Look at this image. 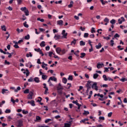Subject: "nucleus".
<instances>
[{
    "label": "nucleus",
    "instance_id": "2eb2a0df",
    "mask_svg": "<svg viewBox=\"0 0 127 127\" xmlns=\"http://www.w3.org/2000/svg\"><path fill=\"white\" fill-rule=\"evenodd\" d=\"M90 114V112L89 111H87L86 110L84 111V112L83 113V116H87V115H89Z\"/></svg>",
    "mask_w": 127,
    "mask_h": 127
},
{
    "label": "nucleus",
    "instance_id": "72a5a7b5",
    "mask_svg": "<svg viewBox=\"0 0 127 127\" xmlns=\"http://www.w3.org/2000/svg\"><path fill=\"white\" fill-rule=\"evenodd\" d=\"M29 89H27L24 91V94H29Z\"/></svg>",
    "mask_w": 127,
    "mask_h": 127
},
{
    "label": "nucleus",
    "instance_id": "1a4fd4ad",
    "mask_svg": "<svg viewBox=\"0 0 127 127\" xmlns=\"http://www.w3.org/2000/svg\"><path fill=\"white\" fill-rule=\"evenodd\" d=\"M56 52L57 53H58V54H59V55H60V53L61 52V48H60V47L57 48L56 49Z\"/></svg>",
    "mask_w": 127,
    "mask_h": 127
},
{
    "label": "nucleus",
    "instance_id": "f704fd0d",
    "mask_svg": "<svg viewBox=\"0 0 127 127\" xmlns=\"http://www.w3.org/2000/svg\"><path fill=\"white\" fill-rule=\"evenodd\" d=\"M51 121H52V120H51L50 119H48L45 120V124H47L48 123H49V122H51Z\"/></svg>",
    "mask_w": 127,
    "mask_h": 127
},
{
    "label": "nucleus",
    "instance_id": "6e6552de",
    "mask_svg": "<svg viewBox=\"0 0 127 127\" xmlns=\"http://www.w3.org/2000/svg\"><path fill=\"white\" fill-rule=\"evenodd\" d=\"M57 22L58 25H63V20H62L57 21Z\"/></svg>",
    "mask_w": 127,
    "mask_h": 127
},
{
    "label": "nucleus",
    "instance_id": "052dcab7",
    "mask_svg": "<svg viewBox=\"0 0 127 127\" xmlns=\"http://www.w3.org/2000/svg\"><path fill=\"white\" fill-rule=\"evenodd\" d=\"M5 91H6V89L3 88L2 89V92H1L2 94H4L5 93Z\"/></svg>",
    "mask_w": 127,
    "mask_h": 127
},
{
    "label": "nucleus",
    "instance_id": "0eeeda50",
    "mask_svg": "<svg viewBox=\"0 0 127 127\" xmlns=\"http://www.w3.org/2000/svg\"><path fill=\"white\" fill-rule=\"evenodd\" d=\"M103 66H104V64H98L97 68H98V69H100V68H102Z\"/></svg>",
    "mask_w": 127,
    "mask_h": 127
},
{
    "label": "nucleus",
    "instance_id": "c756f323",
    "mask_svg": "<svg viewBox=\"0 0 127 127\" xmlns=\"http://www.w3.org/2000/svg\"><path fill=\"white\" fill-rule=\"evenodd\" d=\"M110 23H111V24H115L116 23V20L113 19L110 21Z\"/></svg>",
    "mask_w": 127,
    "mask_h": 127
},
{
    "label": "nucleus",
    "instance_id": "603ef678",
    "mask_svg": "<svg viewBox=\"0 0 127 127\" xmlns=\"http://www.w3.org/2000/svg\"><path fill=\"white\" fill-rule=\"evenodd\" d=\"M99 120H102V121H105V117H99Z\"/></svg>",
    "mask_w": 127,
    "mask_h": 127
},
{
    "label": "nucleus",
    "instance_id": "a211bd4d",
    "mask_svg": "<svg viewBox=\"0 0 127 127\" xmlns=\"http://www.w3.org/2000/svg\"><path fill=\"white\" fill-rule=\"evenodd\" d=\"M63 90V89H57L59 95H62L63 94V92H62Z\"/></svg>",
    "mask_w": 127,
    "mask_h": 127
},
{
    "label": "nucleus",
    "instance_id": "37998d69",
    "mask_svg": "<svg viewBox=\"0 0 127 127\" xmlns=\"http://www.w3.org/2000/svg\"><path fill=\"white\" fill-rule=\"evenodd\" d=\"M32 57V54L31 53H29V54H27L26 57Z\"/></svg>",
    "mask_w": 127,
    "mask_h": 127
},
{
    "label": "nucleus",
    "instance_id": "338daca9",
    "mask_svg": "<svg viewBox=\"0 0 127 127\" xmlns=\"http://www.w3.org/2000/svg\"><path fill=\"white\" fill-rule=\"evenodd\" d=\"M117 47L119 49H120V50H124V48H121V46H118Z\"/></svg>",
    "mask_w": 127,
    "mask_h": 127
},
{
    "label": "nucleus",
    "instance_id": "79ce46f5",
    "mask_svg": "<svg viewBox=\"0 0 127 127\" xmlns=\"http://www.w3.org/2000/svg\"><path fill=\"white\" fill-rule=\"evenodd\" d=\"M89 36V33H85L84 35V37L85 38H87V37H88Z\"/></svg>",
    "mask_w": 127,
    "mask_h": 127
},
{
    "label": "nucleus",
    "instance_id": "9b49d317",
    "mask_svg": "<svg viewBox=\"0 0 127 127\" xmlns=\"http://www.w3.org/2000/svg\"><path fill=\"white\" fill-rule=\"evenodd\" d=\"M73 4H74V1H71L70 2V4L68 5V7L69 8H71V7H72Z\"/></svg>",
    "mask_w": 127,
    "mask_h": 127
},
{
    "label": "nucleus",
    "instance_id": "58836bf2",
    "mask_svg": "<svg viewBox=\"0 0 127 127\" xmlns=\"http://www.w3.org/2000/svg\"><path fill=\"white\" fill-rule=\"evenodd\" d=\"M103 78L104 79V81H108V78H107V75H106L105 74L103 75Z\"/></svg>",
    "mask_w": 127,
    "mask_h": 127
},
{
    "label": "nucleus",
    "instance_id": "5701e85b",
    "mask_svg": "<svg viewBox=\"0 0 127 127\" xmlns=\"http://www.w3.org/2000/svg\"><path fill=\"white\" fill-rule=\"evenodd\" d=\"M42 79H43V80H46L47 79V75L43 74L42 75Z\"/></svg>",
    "mask_w": 127,
    "mask_h": 127
},
{
    "label": "nucleus",
    "instance_id": "a18cd8bd",
    "mask_svg": "<svg viewBox=\"0 0 127 127\" xmlns=\"http://www.w3.org/2000/svg\"><path fill=\"white\" fill-rule=\"evenodd\" d=\"M10 109H6L5 111L6 114H9L10 113Z\"/></svg>",
    "mask_w": 127,
    "mask_h": 127
},
{
    "label": "nucleus",
    "instance_id": "864d4df0",
    "mask_svg": "<svg viewBox=\"0 0 127 127\" xmlns=\"http://www.w3.org/2000/svg\"><path fill=\"white\" fill-rule=\"evenodd\" d=\"M112 115H113V112H110V113H108V117H109V118H111V117H112Z\"/></svg>",
    "mask_w": 127,
    "mask_h": 127
},
{
    "label": "nucleus",
    "instance_id": "c9c22d12",
    "mask_svg": "<svg viewBox=\"0 0 127 127\" xmlns=\"http://www.w3.org/2000/svg\"><path fill=\"white\" fill-rule=\"evenodd\" d=\"M36 120L38 122L39 121H41V118L39 116H36Z\"/></svg>",
    "mask_w": 127,
    "mask_h": 127
},
{
    "label": "nucleus",
    "instance_id": "f03ea898",
    "mask_svg": "<svg viewBox=\"0 0 127 127\" xmlns=\"http://www.w3.org/2000/svg\"><path fill=\"white\" fill-rule=\"evenodd\" d=\"M97 85H98V84L96 82L93 83L91 86V88L92 89H94L95 90V91H98V90H99L98 89L99 87H98V86H97Z\"/></svg>",
    "mask_w": 127,
    "mask_h": 127
},
{
    "label": "nucleus",
    "instance_id": "423d86ee",
    "mask_svg": "<svg viewBox=\"0 0 127 127\" xmlns=\"http://www.w3.org/2000/svg\"><path fill=\"white\" fill-rule=\"evenodd\" d=\"M65 32H66V31H65V30H63L62 33L64 38H66V36H67V33H65Z\"/></svg>",
    "mask_w": 127,
    "mask_h": 127
},
{
    "label": "nucleus",
    "instance_id": "13d9d810",
    "mask_svg": "<svg viewBox=\"0 0 127 127\" xmlns=\"http://www.w3.org/2000/svg\"><path fill=\"white\" fill-rule=\"evenodd\" d=\"M48 82L50 86H53V84H52V83H51V81L49 79L48 80Z\"/></svg>",
    "mask_w": 127,
    "mask_h": 127
},
{
    "label": "nucleus",
    "instance_id": "dca6fc26",
    "mask_svg": "<svg viewBox=\"0 0 127 127\" xmlns=\"http://www.w3.org/2000/svg\"><path fill=\"white\" fill-rule=\"evenodd\" d=\"M65 53H66L65 49L61 50L60 55H63L65 54Z\"/></svg>",
    "mask_w": 127,
    "mask_h": 127
},
{
    "label": "nucleus",
    "instance_id": "f3484780",
    "mask_svg": "<svg viewBox=\"0 0 127 127\" xmlns=\"http://www.w3.org/2000/svg\"><path fill=\"white\" fill-rule=\"evenodd\" d=\"M85 44H86V43L85 42H84L83 41H81L80 42V46H85Z\"/></svg>",
    "mask_w": 127,
    "mask_h": 127
},
{
    "label": "nucleus",
    "instance_id": "aec40b11",
    "mask_svg": "<svg viewBox=\"0 0 127 127\" xmlns=\"http://www.w3.org/2000/svg\"><path fill=\"white\" fill-rule=\"evenodd\" d=\"M24 39L26 40H29V39H30V36L29 35V34H28L27 35V36H25Z\"/></svg>",
    "mask_w": 127,
    "mask_h": 127
},
{
    "label": "nucleus",
    "instance_id": "49530a36",
    "mask_svg": "<svg viewBox=\"0 0 127 127\" xmlns=\"http://www.w3.org/2000/svg\"><path fill=\"white\" fill-rule=\"evenodd\" d=\"M73 44L75 45V44H76V39H73V41H72L71 42V45H72V44Z\"/></svg>",
    "mask_w": 127,
    "mask_h": 127
},
{
    "label": "nucleus",
    "instance_id": "69168bd1",
    "mask_svg": "<svg viewBox=\"0 0 127 127\" xmlns=\"http://www.w3.org/2000/svg\"><path fill=\"white\" fill-rule=\"evenodd\" d=\"M60 118H61V116H60V115H57V116L55 117V118L57 119H60Z\"/></svg>",
    "mask_w": 127,
    "mask_h": 127
},
{
    "label": "nucleus",
    "instance_id": "3c124183",
    "mask_svg": "<svg viewBox=\"0 0 127 127\" xmlns=\"http://www.w3.org/2000/svg\"><path fill=\"white\" fill-rule=\"evenodd\" d=\"M21 10H22V11H24V10H26V7H21Z\"/></svg>",
    "mask_w": 127,
    "mask_h": 127
},
{
    "label": "nucleus",
    "instance_id": "ddd939ff",
    "mask_svg": "<svg viewBox=\"0 0 127 127\" xmlns=\"http://www.w3.org/2000/svg\"><path fill=\"white\" fill-rule=\"evenodd\" d=\"M71 123H64V127H71Z\"/></svg>",
    "mask_w": 127,
    "mask_h": 127
},
{
    "label": "nucleus",
    "instance_id": "a19ab883",
    "mask_svg": "<svg viewBox=\"0 0 127 127\" xmlns=\"http://www.w3.org/2000/svg\"><path fill=\"white\" fill-rule=\"evenodd\" d=\"M104 69H105V70L104 71V73L105 72H109V69H110V67H105Z\"/></svg>",
    "mask_w": 127,
    "mask_h": 127
},
{
    "label": "nucleus",
    "instance_id": "20e7f679",
    "mask_svg": "<svg viewBox=\"0 0 127 127\" xmlns=\"http://www.w3.org/2000/svg\"><path fill=\"white\" fill-rule=\"evenodd\" d=\"M91 83H92V81H91L90 80L87 81V83L85 85L86 88H87V90H89V89H91V85H90Z\"/></svg>",
    "mask_w": 127,
    "mask_h": 127
},
{
    "label": "nucleus",
    "instance_id": "473e14b6",
    "mask_svg": "<svg viewBox=\"0 0 127 127\" xmlns=\"http://www.w3.org/2000/svg\"><path fill=\"white\" fill-rule=\"evenodd\" d=\"M120 81L122 82H125V81H127V79L125 77H122V78L120 79Z\"/></svg>",
    "mask_w": 127,
    "mask_h": 127
},
{
    "label": "nucleus",
    "instance_id": "bb28decb",
    "mask_svg": "<svg viewBox=\"0 0 127 127\" xmlns=\"http://www.w3.org/2000/svg\"><path fill=\"white\" fill-rule=\"evenodd\" d=\"M26 23H27V22L25 21V22L23 23V25L26 28H28V27H29L28 24H27Z\"/></svg>",
    "mask_w": 127,
    "mask_h": 127
},
{
    "label": "nucleus",
    "instance_id": "412c9836",
    "mask_svg": "<svg viewBox=\"0 0 127 127\" xmlns=\"http://www.w3.org/2000/svg\"><path fill=\"white\" fill-rule=\"evenodd\" d=\"M67 80H68L69 81H73V76L69 75L68 77L67 78Z\"/></svg>",
    "mask_w": 127,
    "mask_h": 127
},
{
    "label": "nucleus",
    "instance_id": "e2e57ef3",
    "mask_svg": "<svg viewBox=\"0 0 127 127\" xmlns=\"http://www.w3.org/2000/svg\"><path fill=\"white\" fill-rule=\"evenodd\" d=\"M118 22L119 24H122V23H123V21H122L120 18L118 19Z\"/></svg>",
    "mask_w": 127,
    "mask_h": 127
},
{
    "label": "nucleus",
    "instance_id": "bf43d9fd",
    "mask_svg": "<svg viewBox=\"0 0 127 127\" xmlns=\"http://www.w3.org/2000/svg\"><path fill=\"white\" fill-rule=\"evenodd\" d=\"M11 102H12V104H15V100L13 99L12 97L11 98Z\"/></svg>",
    "mask_w": 127,
    "mask_h": 127
},
{
    "label": "nucleus",
    "instance_id": "f257e3e1",
    "mask_svg": "<svg viewBox=\"0 0 127 127\" xmlns=\"http://www.w3.org/2000/svg\"><path fill=\"white\" fill-rule=\"evenodd\" d=\"M23 121L22 120H18L16 123V126L17 127H21L23 126Z\"/></svg>",
    "mask_w": 127,
    "mask_h": 127
},
{
    "label": "nucleus",
    "instance_id": "b1692460",
    "mask_svg": "<svg viewBox=\"0 0 127 127\" xmlns=\"http://www.w3.org/2000/svg\"><path fill=\"white\" fill-rule=\"evenodd\" d=\"M40 46L41 47H45V42H44V41H42L41 43V44H40Z\"/></svg>",
    "mask_w": 127,
    "mask_h": 127
},
{
    "label": "nucleus",
    "instance_id": "09e8293b",
    "mask_svg": "<svg viewBox=\"0 0 127 127\" xmlns=\"http://www.w3.org/2000/svg\"><path fill=\"white\" fill-rule=\"evenodd\" d=\"M28 82H33V81H34L33 80V78L32 77H30L28 80Z\"/></svg>",
    "mask_w": 127,
    "mask_h": 127
},
{
    "label": "nucleus",
    "instance_id": "9d476101",
    "mask_svg": "<svg viewBox=\"0 0 127 127\" xmlns=\"http://www.w3.org/2000/svg\"><path fill=\"white\" fill-rule=\"evenodd\" d=\"M95 47L96 49H100L102 47V44L101 43H98V45H96Z\"/></svg>",
    "mask_w": 127,
    "mask_h": 127
},
{
    "label": "nucleus",
    "instance_id": "6ab92c4d",
    "mask_svg": "<svg viewBox=\"0 0 127 127\" xmlns=\"http://www.w3.org/2000/svg\"><path fill=\"white\" fill-rule=\"evenodd\" d=\"M35 103V102L34 100H31L30 104V105H31V106L32 107H35V103Z\"/></svg>",
    "mask_w": 127,
    "mask_h": 127
},
{
    "label": "nucleus",
    "instance_id": "cd10ccee",
    "mask_svg": "<svg viewBox=\"0 0 127 127\" xmlns=\"http://www.w3.org/2000/svg\"><path fill=\"white\" fill-rule=\"evenodd\" d=\"M98 77H99V74H98V73H95L93 74V78L94 79H97Z\"/></svg>",
    "mask_w": 127,
    "mask_h": 127
},
{
    "label": "nucleus",
    "instance_id": "f8f14e48",
    "mask_svg": "<svg viewBox=\"0 0 127 127\" xmlns=\"http://www.w3.org/2000/svg\"><path fill=\"white\" fill-rule=\"evenodd\" d=\"M34 81L35 82V83H39V82H40V80H39V78L38 77H35L34 78Z\"/></svg>",
    "mask_w": 127,
    "mask_h": 127
},
{
    "label": "nucleus",
    "instance_id": "4c0bfd02",
    "mask_svg": "<svg viewBox=\"0 0 127 127\" xmlns=\"http://www.w3.org/2000/svg\"><path fill=\"white\" fill-rule=\"evenodd\" d=\"M20 87H19V86H18L17 88V89H15L14 90V92H18V91H20Z\"/></svg>",
    "mask_w": 127,
    "mask_h": 127
},
{
    "label": "nucleus",
    "instance_id": "393cba45",
    "mask_svg": "<svg viewBox=\"0 0 127 127\" xmlns=\"http://www.w3.org/2000/svg\"><path fill=\"white\" fill-rule=\"evenodd\" d=\"M100 1L101 2L102 4H103V5L106 4V3H108V1H104V0H100Z\"/></svg>",
    "mask_w": 127,
    "mask_h": 127
},
{
    "label": "nucleus",
    "instance_id": "5fc2aeb1",
    "mask_svg": "<svg viewBox=\"0 0 127 127\" xmlns=\"http://www.w3.org/2000/svg\"><path fill=\"white\" fill-rule=\"evenodd\" d=\"M13 47L16 48V49H17L18 48H19V46H18V44H16V45H14L13 46Z\"/></svg>",
    "mask_w": 127,
    "mask_h": 127
},
{
    "label": "nucleus",
    "instance_id": "39448f33",
    "mask_svg": "<svg viewBox=\"0 0 127 127\" xmlns=\"http://www.w3.org/2000/svg\"><path fill=\"white\" fill-rule=\"evenodd\" d=\"M50 81H54V82H57V78H56L55 77H50L49 79Z\"/></svg>",
    "mask_w": 127,
    "mask_h": 127
},
{
    "label": "nucleus",
    "instance_id": "6e6d98bb",
    "mask_svg": "<svg viewBox=\"0 0 127 127\" xmlns=\"http://www.w3.org/2000/svg\"><path fill=\"white\" fill-rule=\"evenodd\" d=\"M4 63L5 64H7V65H9V64H10V63H9V62H7V60H5Z\"/></svg>",
    "mask_w": 127,
    "mask_h": 127
},
{
    "label": "nucleus",
    "instance_id": "4d7b16f0",
    "mask_svg": "<svg viewBox=\"0 0 127 127\" xmlns=\"http://www.w3.org/2000/svg\"><path fill=\"white\" fill-rule=\"evenodd\" d=\"M52 54H53V52H50L49 53V56L50 57H52Z\"/></svg>",
    "mask_w": 127,
    "mask_h": 127
},
{
    "label": "nucleus",
    "instance_id": "4468645a",
    "mask_svg": "<svg viewBox=\"0 0 127 127\" xmlns=\"http://www.w3.org/2000/svg\"><path fill=\"white\" fill-rule=\"evenodd\" d=\"M60 37H61V36L60 35H55L54 36V38H55V40H58V39H60Z\"/></svg>",
    "mask_w": 127,
    "mask_h": 127
},
{
    "label": "nucleus",
    "instance_id": "774afa93",
    "mask_svg": "<svg viewBox=\"0 0 127 127\" xmlns=\"http://www.w3.org/2000/svg\"><path fill=\"white\" fill-rule=\"evenodd\" d=\"M124 102L127 103V98H124Z\"/></svg>",
    "mask_w": 127,
    "mask_h": 127
},
{
    "label": "nucleus",
    "instance_id": "680f3d73",
    "mask_svg": "<svg viewBox=\"0 0 127 127\" xmlns=\"http://www.w3.org/2000/svg\"><path fill=\"white\" fill-rule=\"evenodd\" d=\"M35 51H37V52H40L41 50L40 48L39 49H34Z\"/></svg>",
    "mask_w": 127,
    "mask_h": 127
},
{
    "label": "nucleus",
    "instance_id": "2f4dec72",
    "mask_svg": "<svg viewBox=\"0 0 127 127\" xmlns=\"http://www.w3.org/2000/svg\"><path fill=\"white\" fill-rule=\"evenodd\" d=\"M24 12L26 16H28V15H29V11H28V10H26L25 11H24Z\"/></svg>",
    "mask_w": 127,
    "mask_h": 127
},
{
    "label": "nucleus",
    "instance_id": "c03bdc74",
    "mask_svg": "<svg viewBox=\"0 0 127 127\" xmlns=\"http://www.w3.org/2000/svg\"><path fill=\"white\" fill-rule=\"evenodd\" d=\"M22 113L24 115H26V114H28V111H25V110H22Z\"/></svg>",
    "mask_w": 127,
    "mask_h": 127
},
{
    "label": "nucleus",
    "instance_id": "c85d7f7f",
    "mask_svg": "<svg viewBox=\"0 0 127 127\" xmlns=\"http://www.w3.org/2000/svg\"><path fill=\"white\" fill-rule=\"evenodd\" d=\"M104 21L105 22H107V23H109V21H110V19H109V18H108L107 17H106L104 20Z\"/></svg>",
    "mask_w": 127,
    "mask_h": 127
},
{
    "label": "nucleus",
    "instance_id": "e433bc0d",
    "mask_svg": "<svg viewBox=\"0 0 127 127\" xmlns=\"http://www.w3.org/2000/svg\"><path fill=\"white\" fill-rule=\"evenodd\" d=\"M114 38H119V37H120V35H119V34H118V33H116L114 35Z\"/></svg>",
    "mask_w": 127,
    "mask_h": 127
},
{
    "label": "nucleus",
    "instance_id": "de8ad7c7",
    "mask_svg": "<svg viewBox=\"0 0 127 127\" xmlns=\"http://www.w3.org/2000/svg\"><path fill=\"white\" fill-rule=\"evenodd\" d=\"M95 32H96V30H95V28L92 27L91 28V33H94Z\"/></svg>",
    "mask_w": 127,
    "mask_h": 127
},
{
    "label": "nucleus",
    "instance_id": "4be33fe9",
    "mask_svg": "<svg viewBox=\"0 0 127 127\" xmlns=\"http://www.w3.org/2000/svg\"><path fill=\"white\" fill-rule=\"evenodd\" d=\"M80 58H84V57H85V56H86V53H81L80 54Z\"/></svg>",
    "mask_w": 127,
    "mask_h": 127
},
{
    "label": "nucleus",
    "instance_id": "ea45409f",
    "mask_svg": "<svg viewBox=\"0 0 127 127\" xmlns=\"http://www.w3.org/2000/svg\"><path fill=\"white\" fill-rule=\"evenodd\" d=\"M1 29L3 30L4 31H6V28H5V26H2Z\"/></svg>",
    "mask_w": 127,
    "mask_h": 127
},
{
    "label": "nucleus",
    "instance_id": "7c9ffc66",
    "mask_svg": "<svg viewBox=\"0 0 127 127\" xmlns=\"http://www.w3.org/2000/svg\"><path fill=\"white\" fill-rule=\"evenodd\" d=\"M64 88H63V86H57V90H64Z\"/></svg>",
    "mask_w": 127,
    "mask_h": 127
},
{
    "label": "nucleus",
    "instance_id": "0e129e2a",
    "mask_svg": "<svg viewBox=\"0 0 127 127\" xmlns=\"http://www.w3.org/2000/svg\"><path fill=\"white\" fill-rule=\"evenodd\" d=\"M37 63H38V64H41V62H40V59H38L37 60Z\"/></svg>",
    "mask_w": 127,
    "mask_h": 127
},
{
    "label": "nucleus",
    "instance_id": "a878e982",
    "mask_svg": "<svg viewBox=\"0 0 127 127\" xmlns=\"http://www.w3.org/2000/svg\"><path fill=\"white\" fill-rule=\"evenodd\" d=\"M63 83H64V84H66V83H67V78H66V77H64L63 78Z\"/></svg>",
    "mask_w": 127,
    "mask_h": 127
},
{
    "label": "nucleus",
    "instance_id": "7ed1b4c3",
    "mask_svg": "<svg viewBox=\"0 0 127 127\" xmlns=\"http://www.w3.org/2000/svg\"><path fill=\"white\" fill-rule=\"evenodd\" d=\"M29 93V94L28 95V99L29 100H32V96H33V92L30 91Z\"/></svg>",
    "mask_w": 127,
    "mask_h": 127
},
{
    "label": "nucleus",
    "instance_id": "8fccbe9b",
    "mask_svg": "<svg viewBox=\"0 0 127 127\" xmlns=\"http://www.w3.org/2000/svg\"><path fill=\"white\" fill-rule=\"evenodd\" d=\"M110 42H111V46H114V44H115V43L114 42V41L113 40H111V41H110Z\"/></svg>",
    "mask_w": 127,
    "mask_h": 127
}]
</instances>
